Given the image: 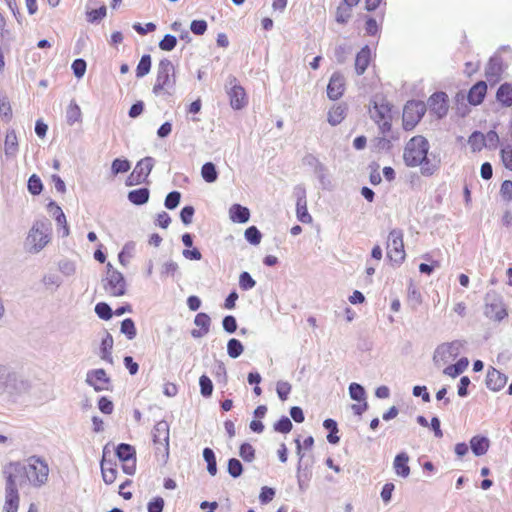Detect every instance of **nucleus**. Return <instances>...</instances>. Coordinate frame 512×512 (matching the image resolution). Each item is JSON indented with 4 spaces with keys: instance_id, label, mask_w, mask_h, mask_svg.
Masks as SVG:
<instances>
[{
    "instance_id": "1",
    "label": "nucleus",
    "mask_w": 512,
    "mask_h": 512,
    "mask_svg": "<svg viewBox=\"0 0 512 512\" xmlns=\"http://www.w3.org/2000/svg\"><path fill=\"white\" fill-rule=\"evenodd\" d=\"M429 149V142L424 136H413L404 147L403 160L405 165L408 167L420 166V172L423 176L434 175L440 168V160L436 157L429 158Z\"/></svg>"
},
{
    "instance_id": "2",
    "label": "nucleus",
    "mask_w": 512,
    "mask_h": 512,
    "mask_svg": "<svg viewBox=\"0 0 512 512\" xmlns=\"http://www.w3.org/2000/svg\"><path fill=\"white\" fill-rule=\"evenodd\" d=\"M6 476H12L16 483L19 479L21 484L27 481L34 487H40L48 480L49 466L40 457L31 456L26 464L10 463Z\"/></svg>"
},
{
    "instance_id": "3",
    "label": "nucleus",
    "mask_w": 512,
    "mask_h": 512,
    "mask_svg": "<svg viewBox=\"0 0 512 512\" xmlns=\"http://www.w3.org/2000/svg\"><path fill=\"white\" fill-rule=\"evenodd\" d=\"M52 238V227L48 219H40L33 223L25 240V247L30 253L43 250Z\"/></svg>"
},
{
    "instance_id": "4",
    "label": "nucleus",
    "mask_w": 512,
    "mask_h": 512,
    "mask_svg": "<svg viewBox=\"0 0 512 512\" xmlns=\"http://www.w3.org/2000/svg\"><path fill=\"white\" fill-rule=\"evenodd\" d=\"M371 119L379 127L380 132L385 135L392 128V105L384 97H375L372 106L369 108Z\"/></svg>"
},
{
    "instance_id": "5",
    "label": "nucleus",
    "mask_w": 512,
    "mask_h": 512,
    "mask_svg": "<svg viewBox=\"0 0 512 512\" xmlns=\"http://www.w3.org/2000/svg\"><path fill=\"white\" fill-rule=\"evenodd\" d=\"M176 83L175 67L169 59H162L158 63L157 75L153 85L155 95L170 94Z\"/></svg>"
},
{
    "instance_id": "6",
    "label": "nucleus",
    "mask_w": 512,
    "mask_h": 512,
    "mask_svg": "<svg viewBox=\"0 0 512 512\" xmlns=\"http://www.w3.org/2000/svg\"><path fill=\"white\" fill-rule=\"evenodd\" d=\"M103 287L106 293L113 297H120L126 293V281L124 276L110 263L107 264L106 276L103 279Z\"/></svg>"
},
{
    "instance_id": "7",
    "label": "nucleus",
    "mask_w": 512,
    "mask_h": 512,
    "mask_svg": "<svg viewBox=\"0 0 512 512\" xmlns=\"http://www.w3.org/2000/svg\"><path fill=\"white\" fill-rule=\"evenodd\" d=\"M169 435L170 429L166 421H159L153 427L152 437L155 452L164 461L169 457Z\"/></svg>"
},
{
    "instance_id": "8",
    "label": "nucleus",
    "mask_w": 512,
    "mask_h": 512,
    "mask_svg": "<svg viewBox=\"0 0 512 512\" xmlns=\"http://www.w3.org/2000/svg\"><path fill=\"white\" fill-rule=\"evenodd\" d=\"M426 112V105L422 101H408L403 109L402 125L406 131L413 130Z\"/></svg>"
},
{
    "instance_id": "9",
    "label": "nucleus",
    "mask_w": 512,
    "mask_h": 512,
    "mask_svg": "<svg viewBox=\"0 0 512 512\" xmlns=\"http://www.w3.org/2000/svg\"><path fill=\"white\" fill-rule=\"evenodd\" d=\"M387 257L396 264L402 263L405 259L403 232L399 229L390 231L388 235Z\"/></svg>"
},
{
    "instance_id": "10",
    "label": "nucleus",
    "mask_w": 512,
    "mask_h": 512,
    "mask_svg": "<svg viewBox=\"0 0 512 512\" xmlns=\"http://www.w3.org/2000/svg\"><path fill=\"white\" fill-rule=\"evenodd\" d=\"M499 143V136L496 131L490 130L487 134L480 131H474L468 138V144L472 152H480L483 148L489 146L496 148Z\"/></svg>"
},
{
    "instance_id": "11",
    "label": "nucleus",
    "mask_w": 512,
    "mask_h": 512,
    "mask_svg": "<svg viewBox=\"0 0 512 512\" xmlns=\"http://www.w3.org/2000/svg\"><path fill=\"white\" fill-rule=\"evenodd\" d=\"M154 166L152 157H145L137 162L133 171L126 179L127 186H135L147 181L149 174Z\"/></svg>"
},
{
    "instance_id": "12",
    "label": "nucleus",
    "mask_w": 512,
    "mask_h": 512,
    "mask_svg": "<svg viewBox=\"0 0 512 512\" xmlns=\"http://www.w3.org/2000/svg\"><path fill=\"white\" fill-rule=\"evenodd\" d=\"M5 497L2 512H18L20 506V494L17 483L12 476L5 477Z\"/></svg>"
},
{
    "instance_id": "13",
    "label": "nucleus",
    "mask_w": 512,
    "mask_h": 512,
    "mask_svg": "<svg viewBox=\"0 0 512 512\" xmlns=\"http://www.w3.org/2000/svg\"><path fill=\"white\" fill-rule=\"evenodd\" d=\"M116 455L123 462L122 469L124 473L133 475L136 471V451L129 444L121 443L116 448Z\"/></svg>"
},
{
    "instance_id": "14",
    "label": "nucleus",
    "mask_w": 512,
    "mask_h": 512,
    "mask_svg": "<svg viewBox=\"0 0 512 512\" xmlns=\"http://www.w3.org/2000/svg\"><path fill=\"white\" fill-rule=\"evenodd\" d=\"M346 90V80L344 75L336 71L334 72L328 82L327 85V96L330 100H338L340 99Z\"/></svg>"
},
{
    "instance_id": "15",
    "label": "nucleus",
    "mask_w": 512,
    "mask_h": 512,
    "mask_svg": "<svg viewBox=\"0 0 512 512\" xmlns=\"http://www.w3.org/2000/svg\"><path fill=\"white\" fill-rule=\"evenodd\" d=\"M86 381L96 391H105L110 389V378L104 369H95L87 373Z\"/></svg>"
},
{
    "instance_id": "16",
    "label": "nucleus",
    "mask_w": 512,
    "mask_h": 512,
    "mask_svg": "<svg viewBox=\"0 0 512 512\" xmlns=\"http://www.w3.org/2000/svg\"><path fill=\"white\" fill-rule=\"evenodd\" d=\"M429 109L435 113L437 117L441 118L447 114L448 111V96L444 92H437L431 95L428 100Z\"/></svg>"
},
{
    "instance_id": "17",
    "label": "nucleus",
    "mask_w": 512,
    "mask_h": 512,
    "mask_svg": "<svg viewBox=\"0 0 512 512\" xmlns=\"http://www.w3.org/2000/svg\"><path fill=\"white\" fill-rule=\"evenodd\" d=\"M460 344L458 342L445 343L440 345L434 353L436 363L447 362L456 357L459 353Z\"/></svg>"
},
{
    "instance_id": "18",
    "label": "nucleus",
    "mask_w": 512,
    "mask_h": 512,
    "mask_svg": "<svg viewBox=\"0 0 512 512\" xmlns=\"http://www.w3.org/2000/svg\"><path fill=\"white\" fill-rule=\"evenodd\" d=\"M230 105L235 110L244 108L248 103L245 89L240 85H234L228 92Z\"/></svg>"
},
{
    "instance_id": "19",
    "label": "nucleus",
    "mask_w": 512,
    "mask_h": 512,
    "mask_svg": "<svg viewBox=\"0 0 512 512\" xmlns=\"http://www.w3.org/2000/svg\"><path fill=\"white\" fill-rule=\"evenodd\" d=\"M101 474L103 481L107 485L113 484L117 479V464L111 460H107L105 457V453L103 454L102 460H101Z\"/></svg>"
},
{
    "instance_id": "20",
    "label": "nucleus",
    "mask_w": 512,
    "mask_h": 512,
    "mask_svg": "<svg viewBox=\"0 0 512 512\" xmlns=\"http://www.w3.org/2000/svg\"><path fill=\"white\" fill-rule=\"evenodd\" d=\"M507 382L505 374L501 373L495 368H491L487 372L486 385L490 390L499 391L502 389Z\"/></svg>"
},
{
    "instance_id": "21",
    "label": "nucleus",
    "mask_w": 512,
    "mask_h": 512,
    "mask_svg": "<svg viewBox=\"0 0 512 512\" xmlns=\"http://www.w3.org/2000/svg\"><path fill=\"white\" fill-rule=\"evenodd\" d=\"M487 93V84L484 81H478L469 90L467 99L471 105H479L483 102Z\"/></svg>"
},
{
    "instance_id": "22",
    "label": "nucleus",
    "mask_w": 512,
    "mask_h": 512,
    "mask_svg": "<svg viewBox=\"0 0 512 512\" xmlns=\"http://www.w3.org/2000/svg\"><path fill=\"white\" fill-rule=\"evenodd\" d=\"M372 60V52L368 45H365L356 55L355 71L357 75H362L368 68Z\"/></svg>"
},
{
    "instance_id": "23",
    "label": "nucleus",
    "mask_w": 512,
    "mask_h": 512,
    "mask_svg": "<svg viewBox=\"0 0 512 512\" xmlns=\"http://www.w3.org/2000/svg\"><path fill=\"white\" fill-rule=\"evenodd\" d=\"M194 323L199 327V329L192 330L191 334L194 338H201L209 332L211 319L206 313H198L195 316Z\"/></svg>"
},
{
    "instance_id": "24",
    "label": "nucleus",
    "mask_w": 512,
    "mask_h": 512,
    "mask_svg": "<svg viewBox=\"0 0 512 512\" xmlns=\"http://www.w3.org/2000/svg\"><path fill=\"white\" fill-rule=\"evenodd\" d=\"M408 462L409 456L407 453L402 452L396 455L393 462V468L398 476L407 478L410 475V467Z\"/></svg>"
},
{
    "instance_id": "25",
    "label": "nucleus",
    "mask_w": 512,
    "mask_h": 512,
    "mask_svg": "<svg viewBox=\"0 0 512 512\" xmlns=\"http://www.w3.org/2000/svg\"><path fill=\"white\" fill-rule=\"evenodd\" d=\"M347 105L344 103L333 105L327 115L328 122L332 125L340 124L346 117Z\"/></svg>"
},
{
    "instance_id": "26",
    "label": "nucleus",
    "mask_w": 512,
    "mask_h": 512,
    "mask_svg": "<svg viewBox=\"0 0 512 512\" xmlns=\"http://www.w3.org/2000/svg\"><path fill=\"white\" fill-rule=\"evenodd\" d=\"M230 218L233 222L246 223L250 217V211L248 208L241 206L240 204H234L229 210Z\"/></svg>"
},
{
    "instance_id": "27",
    "label": "nucleus",
    "mask_w": 512,
    "mask_h": 512,
    "mask_svg": "<svg viewBox=\"0 0 512 512\" xmlns=\"http://www.w3.org/2000/svg\"><path fill=\"white\" fill-rule=\"evenodd\" d=\"M4 151L8 156H15L18 151V139L14 130L7 131L6 133Z\"/></svg>"
},
{
    "instance_id": "28",
    "label": "nucleus",
    "mask_w": 512,
    "mask_h": 512,
    "mask_svg": "<svg viewBox=\"0 0 512 512\" xmlns=\"http://www.w3.org/2000/svg\"><path fill=\"white\" fill-rule=\"evenodd\" d=\"M296 215L297 219L305 224H310L312 222V216L309 214L307 209V202L305 197H300L296 203Z\"/></svg>"
},
{
    "instance_id": "29",
    "label": "nucleus",
    "mask_w": 512,
    "mask_h": 512,
    "mask_svg": "<svg viewBox=\"0 0 512 512\" xmlns=\"http://www.w3.org/2000/svg\"><path fill=\"white\" fill-rule=\"evenodd\" d=\"M470 445L473 453L477 456H481L488 451L489 440L486 437L474 436L470 440Z\"/></svg>"
},
{
    "instance_id": "30",
    "label": "nucleus",
    "mask_w": 512,
    "mask_h": 512,
    "mask_svg": "<svg viewBox=\"0 0 512 512\" xmlns=\"http://www.w3.org/2000/svg\"><path fill=\"white\" fill-rule=\"evenodd\" d=\"M149 190L147 188H139L128 193V199L135 205L145 204L149 200Z\"/></svg>"
},
{
    "instance_id": "31",
    "label": "nucleus",
    "mask_w": 512,
    "mask_h": 512,
    "mask_svg": "<svg viewBox=\"0 0 512 512\" xmlns=\"http://www.w3.org/2000/svg\"><path fill=\"white\" fill-rule=\"evenodd\" d=\"M114 340L110 333H106L104 338L101 341L100 345V352H101V358L103 360L112 361L111 353L113 349Z\"/></svg>"
},
{
    "instance_id": "32",
    "label": "nucleus",
    "mask_w": 512,
    "mask_h": 512,
    "mask_svg": "<svg viewBox=\"0 0 512 512\" xmlns=\"http://www.w3.org/2000/svg\"><path fill=\"white\" fill-rule=\"evenodd\" d=\"M497 100L504 106L512 105V86L509 84H502L496 94Z\"/></svg>"
},
{
    "instance_id": "33",
    "label": "nucleus",
    "mask_w": 512,
    "mask_h": 512,
    "mask_svg": "<svg viewBox=\"0 0 512 512\" xmlns=\"http://www.w3.org/2000/svg\"><path fill=\"white\" fill-rule=\"evenodd\" d=\"M468 364L467 358H461L457 363L447 366L443 372L445 375L455 378L467 368Z\"/></svg>"
},
{
    "instance_id": "34",
    "label": "nucleus",
    "mask_w": 512,
    "mask_h": 512,
    "mask_svg": "<svg viewBox=\"0 0 512 512\" xmlns=\"http://www.w3.org/2000/svg\"><path fill=\"white\" fill-rule=\"evenodd\" d=\"M81 116L82 113L80 107L75 102H71L66 110L67 123L73 125L74 123L81 121Z\"/></svg>"
},
{
    "instance_id": "35",
    "label": "nucleus",
    "mask_w": 512,
    "mask_h": 512,
    "mask_svg": "<svg viewBox=\"0 0 512 512\" xmlns=\"http://www.w3.org/2000/svg\"><path fill=\"white\" fill-rule=\"evenodd\" d=\"M152 60L149 54L143 55L136 68V76L142 78L151 70Z\"/></svg>"
},
{
    "instance_id": "36",
    "label": "nucleus",
    "mask_w": 512,
    "mask_h": 512,
    "mask_svg": "<svg viewBox=\"0 0 512 512\" xmlns=\"http://www.w3.org/2000/svg\"><path fill=\"white\" fill-rule=\"evenodd\" d=\"M201 175L206 182H215L218 177L215 165L211 162L205 163L201 168Z\"/></svg>"
},
{
    "instance_id": "37",
    "label": "nucleus",
    "mask_w": 512,
    "mask_h": 512,
    "mask_svg": "<svg viewBox=\"0 0 512 512\" xmlns=\"http://www.w3.org/2000/svg\"><path fill=\"white\" fill-rule=\"evenodd\" d=\"M131 165L127 159L117 158L113 160L111 165V172L113 176H116L119 173H126L130 170Z\"/></svg>"
},
{
    "instance_id": "38",
    "label": "nucleus",
    "mask_w": 512,
    "mask_h": 512,
    "mask_svg": "<svg viewBox=\"0 0 512 512\" xmlns=\"http://www.w3.org/2000/svg\"><path fill=\"white\" fill-rule=\"evenodd\" d=\"M243 350V345L238 339L232 338L228 341L227 352L231 358L239 357L243 353Z\"/></svg>"
},
{
    "instance_id": "39",
    "label": "nucleus",
    "mask_w": 512,
    "mask_h": 512,
    "mask_svg": "<svg viewBox=\"0 0 512 512\" xmlns=\"http://www.w3.org/2000/svg\"><path fill=\"white\" fill-rule=\"evenodd\" d=\"M203 457H204L205 461L207 462L208 472L211 475H215L217 472V463H216V458H215V455H214V452L212 451V449L205 448L203 450Z\"/></svg>"
},
{
    "instance_id": "40",
    "label": "nucleus",
    "mask_w": 512,
    "mask_h": 512,
    "mask_svg": "<svg viewBox=\"0 0 512 512\" xmlns=\"http://www.w3.org/2000/svg\"><path fill=\"white\" fill-rule=\"evenodd\" d=\"M500 157L504 167L512 171V144L504 145L501 148Z\"/></svg>"
},
{
    "instance_id": "41",
    "label": "nucleus",
    "mask_w": 512,
    "mask_h": 512,
    "mask_svg": "<svg viewBox=\"0 0 512 512\" xmlns=\"http://www.w3.org/2000/svg\"><path fill=\"white\" fill-rule=\"evenodd\" d=\"M121 332L127 336L129 340L136 337L137 330L135 323L131 318H126L121 323Z\"/></svg>"
},
{
    "instance_id": "42",
    "label": "nucleus",
    "mask_w": 512,
    "mask_h": 512,
    "mask_svg": "<svg viewBox=\"0 0 512 512\" xmlns=\"http://www.w3.org/2000/svg\"><path fill=\"white\" fill-rule=\"evenodd\" d=\"M42 189H43V185H42L41 179L35 174L30 176V178L28 180L29 192L33 195H38L41 193Z\"/></svg>"
},
{
    "instance_id": "43",
    "label": "nucleus",
    "mask_w": 512,
    "mask_h": 512,
    "mask_svg": "<svg viewBox=\"0 0 512 512\" xmlns=\"http://www.w3.org/2000/svg\"><path fill=\"white\" fill-rule=\"evenodd\" d=\"M351 8L344 3L340 5L336 11V21L341 24L346 23L351 16Z\"/></svg>"
},
{
    "instance_id": "44",
    "label": "nucleus",
    "mask_w": 512,
    "mask_h": 512,
    "mask_svg": "<svg viewBox=\"0 0 512 512\" xmlns=\"http://www.w3.org/2000/svg\"><path fill=\"white\" fill-rule=\"evenodd\" d=\"M240 457L247 462H251L255 458V449L249 443H243L239 450Z\"/></svg>"
},
{
    "instance_id": "45",
    "label": "nucleus",
    "mask_w": 512,
    "mask_h": 512,
    "mask_svg": "<svg viewBox=\"0 0 512 512\" xmlns=\"http://www.w3.org/2000/svg\"><path fill=\"white\" fill-rule=\"evenodd\" d=\"M199 384H200L201 394L204 397H209L213 392V384H212L211 379L206 375H202L199 379Z\"/></svg>"
},
{
    "instance_id": "46",
    "label": "nucleus",
    "mask_w": 512,
    "mask_h": 512,
    "mask_svg": "<svg viewBox=\"0 0 512 512\" xmlns=\"http://www.w3.org/2000/svg\"><path fill=\"white\" fill-rule=\"evenodd\" d=\"M95 312L99 318L109 320L112 317V310L107 303L100 302L95 306Z\"/></svg>"
},
{
    "instance_id": "47",
    "label": "nucleus",
    "mask_w": 512,
    "mask_h": 512,
    "mask_svg": "<svg viewBox=\"0 0 512 512\" xmlns=\"http://www.w3.org/2000/svg\"><path fill=\"white\" fill-rule=\"evenodd\" d=\"M349 393H350L351 398L356 401H365L366 400L364 388L357 383L350 384Z\"/></svg>"
},
{
    "instance_id": "48",
    "label": "nucleus",
    "mask_w": 512,
    "mask_h": 512,
    "mask_svg": "<svg viewBox=\"0 0 512 512\" xmlns=\"http://www.w3.org/2000/svg\"><path fill=\"white\" fill-rule=\"evenodd\" d=\"M291 389H292V387H291L290 383H288L286 381H278L277 382L276 391H277V394H278L279 398L282 401L287 400L288 395L291 392Z\"/></svg>"
},
{
    "instance_id": "49",
    "label": "nucleus",
    "mask_w": 512,
    "mask_h": 512,
    "mask_svg": "<svg viewBox=\"0 0 512 512\" xmlns=\"http://www.w3.org/2000/svg\"><path fill=\"white\" fill-rule=\"evenodd\" d=\"M177 45V39L175 36L167 34L163 37V39L159 43V47L163 51H171Z\"/></svg>"
},
{
    "instance_id": "50",
    "label": "nucleus",
    "mask_w": 512,
    "mask_h": 512,
    "mask_svg": "<svg viewBox=\"0 0 512 512\" xmlns=\"http://www.w3.org/2000/svg\"><path fill=\"white\" fill-rule=\"evenodd\" d=\"M261 233L255 226H251L246 229L245 231V238L248 242L251 244L257 245L261 241Z\"/></svg>"
},
{
    "instance_id": "51",
    "label": "nucleus",
    "mask_w": 512,
    "mask_h": 512,
    "mask_svg": "<svg viewBox=\"0 0 512 512\" xmlns=\"http://www.w3.org/2000/svg\"><path fill=\"white\" fill-rule=\"evenodd\" d=\"M242 471H243V467H242L241 462L238 459L232 458L229 460L228 472L232 477H234V478L239 477L242 474Z\"/></svg>"
},
{
    "instance_id": "52",
    "label": "nucleus",
    "mask_w": 512,
    "mask_h": 512,
    "mask_svg": "<svg viewBox=\"0 0 512 512\" xmlns=\"http://www.w3.org/2000/svg\"><path fill=\"white\" fill-rule=\"evenodd\" d=\"M255 280L250 276L248 272H242L239 277V285L243 290L252 289L255 286Z\"/></svg>"
},
{
    "instance_id": "53",
    "label": "nucleus",
    "mask_w": 512,
    "mask_h": 512,
    "mask_svg": "<svg viewBox=\"0 0 512 512\" xmlns=\"http://www.w3.org/2000/svg\"><path fill=\"white\" fill-rule=\"evenodd\" d=\"M292 422L288 417H282L274 425V429L280 433H288L292 430Z\"/></svg>"
},
{
    "instance_id": "54",
    "label": "nucleus",
    "mask_w": 512,
    "mask_h": 512,
    "mask_svg": "<svg viewBox=\"0 0 512 512\" xmlns=\"http://www.w3.org/2000/svg\"><path fill=\"white\" fill-rule=\"evenodd\" d=\"M181 195L177 191L170 192L165 199V206L168 209H174L180 202Z\"/></svg>"
},
{
    "instance_id": "55",
    "label": "nucleus",
    "mask_w": 512,
    "mask_h": 512,
    "mask_svg": "<svg viewBox=\"0 0 512 512\" xmlns=\"http://www.w3.org/2000/svg\"><path fill=\"white\" fill-rule=\"evenodd\" d=\"M106 7L101 6L98 9H93L87 13V18L89 22H95L103 19L106 16Z\"/></svg>"
},
{
    "instance_id": "56",
    "label": "nucleus",
    "mask_w": 512,
    "mask_h": 512,
    "mask_svg": "<svg viewBox=\"0 0 512 512\" xmlns=\"http://www.w3.org/2000/svg\"><path fill=\"white\" fill-rule=\"evenodd\" d=\"M190 29L195 35H203L207 30V22L205 20H193Z\"/></svg>"
},
{
    "instance_id": "57",
    "label": "nucleus",
    "mask_w": 512,
    "mask_h": 512,
    "mask_svg": "<svg viewBox=\"0 0 512 512\" xmlns=\"http://www.w3.org/2000/svg\"><path fill=\"white\" fill-rule=\"evenodd\" d=\"M72 70L77 78H81L86 72V62L83 59H76L72 63Z\"/></svg>"
},
{
    "instance_id": "58",
    "label": "nucleus",
    "mask_w": 512,
    "mask_h": 512,
    "mask_svg": "<svg viewBox=\"0 0 512 512\" xmlns=\"http://www.w3.org/2000/svg\"><path fill=\"white\" fill-rule=\"evenodd\" d=\"M500 195L506 201L512 200V181L505 180L501 184Z\"/></svg>"
},
{
    "instance_id": "59",
    "label": "nucleus",
    "mask_w": 512,
    "mask_h": 512,
    "mask_svg": "<svg viewBox=\"0 0 512 512\" xmlns=\"http://www.w3.org/2000/svg\"><path fill=\"white\" fill-rule=\"evenodd\" d=\"M164 508V500L161 497H155L148 503V512H162Z\"/></svg>"
},
{
    "instance_id": "60",
    "label": "nucleus",
    "mask_w": 512,
    "mask_h": 512,
    "mask_svg": "<svg viewBox=\"0 0 512 512\" xmlns=\"http://www.w3.org/2000/svg\"><path fill=\"white\" fill-rule=\"evenodd\" d=\"M194 215V208L192 206H185L180 213V218L185 225H188L192 222V218Z\"/></svg>"
},
{
    "instance_id": "61",
    "label": "nucleus",
    "mask_w": 512,
    "mask_h": 512,
    "mask_svg": "<svg viewBox=\"0 0 512 512\" xmlns=\"http://www.w3.org/2000/svg\"><path fill=\"white\" fill-rule=\"evenodd\" d=\"M222 324L224 330L227 331L228 333H233L237 329L236 319L231 315L224 317Z\"/></svg>"
},
{
    "instance_id": "62",
    "label": "nucleus",
    "mask_w": 512,
    "mask_h": 512,
    "mask_svg": "<svg viewBox=\"0 0 512 512\" xmlns=\"http://www.w3.org/2000/svg\"><path fill=\"white\" fill-rule=\"evenodd\" d=\"M274 495H275V491L272 488L265 486L261 489L259 499H260L261 503L266 504V503L272 501V499L274 498Z\"/></svg>"
},
{
    "instance_id": "63",
    "label": "nucleus",
    "mask_w": 512,
    "mask_h": 512,
    "mask_svg": "<svg viewBox=\"0 0 512 512\" xmlns=\"http://www.w3.org/2000/svg\"><path fill=\"white\" fill-rule=\"evenodd\" d=\"M98 407L101 412L111 414L113 412V403L106 397H101L98 402Z\"/></svg>"
},
{
    "instance_id": "64",
    "label": "nucleus",
    "mask_w": 512,
    "mask_h": 512,
    "mask_svg": "<svg viewBox=\"0 0 512 512\" xmlns=\"http://www.w3.org/2000/svg\"><path fill=\"white\" fill-rule=\"evenodd\" d=\"M365 31L368 35L374 36L379 31V26L375 19L368 18L365 23Z\"/></svg>"
}]
</instances>
